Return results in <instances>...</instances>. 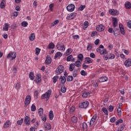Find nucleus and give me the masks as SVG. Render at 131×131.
Returning a JSON list of instances; mask_svg holds the SVG:
<instances>
[{"mask_svg": "<svg viewBox=\"0 0 131 131\" xmlns=\"http://www.w3.org/2000/svg\"><path fill=\"white\" fill-rule=\"evenodd\" d=\"M102 111L103 112V113L105 114V115H108V110L106 107H103L102 108Z\"/></svg>", "mask_w": 131, "mask_h": 131, "instance_id": "obj_36", "label": "nucleus"}, {"mask_svg": "<svg viewBox=\"0 0 131 131\" xmlns=\"http://www.w3.org/2000/svg\"><path fill=\"white\" fill-rule=\"evenodd\" d=\"M50 11H53V8H54V4H51L49 5Z\"/></svg>", "mask_w": 131, "mask_h": 131, "instance_id": "obj_59", "label": "nucleus"}, {"mask_svg": "<svg viewBox=\"0 0 131 131\" xmlns=\"http://www.w3.org/2000/svg\"><path fill=\"white\" fill-rule=\"evenodd\" d=\"M75 9L74 5L70 4L67 7V9L69 12H73V10Z\"/></svg>", "mask_w": 131, "mask_h": 131, "instance_id": "obj_7", "label": "nucleus"}, {"mask_svg": "<svg viewBox=\"0 0 131 131\" xmlns=\"http://www.w3.org/2000/svg\"><path fill=\"white\" fill-rule=\"evenodd\" d=\"M97 118V116L94 115L92 118L90 122V126H93L94 125V123H95V121H96V119Z\"/></svg>", "mask_w": 131, "mask_h": 131, "instance_id": "obj_12", "label": "nucleus"}, {"mask_svg": "<svg viewBox=\"0 0 131 131\" xmlns=\"http://www.w3.org/2000/svg\"><path fill=\"white\" fill-rule=\"evenodd\" d=\"M59 79H61V85H64L65 82H66V78L61 76Z\"/></svg>", "mask_w": 131, "mask_h": 131, "instance_id": "obj_19", "label": "nucleus"}, {"mask_svg": "<svg viewBox=\"0 0 131 131\" xmlns=\"http://www.w3.org/2000/svg\"><path fill=\"white\" fill-rule=\"evenodd\" d=\"M40 76L39 75H37V77L35 79V81L36 83H39L40 82Z\"/></svg>", "mask_w": 131, "mask_h": 131, "instance_id": "obj_28", "label": "nucleus"}, {"mask_svg": "<svg viewBox=\"0 0 131 131\" xmlns=\"http://www.w3.org/2000/svg\"><path fill=\"white\" fill-rule=\"evenodd\" d=\"M125 7L126 9H131V4L129 2H126L125 3Z\"/></svg>", "mask_w": 131, "mask_h": 131, "instance_id": "obj_23", "label": "nucleus"}, {"mask_svg": "<svg viewBox=\"0 0 131 131\" xmlns=\"http://www.w3.org/2000/svg\"><path fill=\"white\" fill-rule=\"evenodd\" d=\"M29 78L31 80H33L34 79V73L33 72H30L29 74Z\"/></svg>", "mask_w": 131, "mask_h": 131, "instance_id": "obj_35", "label": "nucleus"}, {"mask_svg": "<svg viewBox=\"0 0 131 131\" xmlns=\"http://www.w3.org/2000/svg\"><path fill=\"white\" fill-rule=\"evenodd\" d=\"M20 83H17L16 85H15V89L16 90H20Z\"/></svg>", "mask_w": 131, "mask_h": 131, "instance_id": "obj_56", "label": "nucleus"}, {"mask_svg": "<svg viewBox=\"0 0 131 131\" xmlns=\"http://www.w3.org/2000/svg\"><path fill=\"white\" fill-rule=\"evenodd\" d=\"M62 53L60 52H57L54 56V59L56 60L57 57H62Z\"/></svg>", "mask_w": 131, "mask_h": 131, "instance_id": "obj_31", "label": "nucleus"}, {"mask_svg": "<svg viewBox=\"0 0 131 131\" xmlns=\"http://www.w3.org/2000/svg\"><path fill=\"white\" fill-rule=\"evenodd\" d=\"M12 16H13V17H17V16H18V12L17 11H15L12 13Z\"/></svg>", "mask_w": 131, "mask_h": 131, "instance_id": "obj_61", "label": "nucleus"}, {"mask_svg": "<svg viewBox=\"0 0 131 131\" xmlns=\"http://www.w3.org/2000/svg\"><path fill=\"white\" fill-rule=\"evenodd\" d=\"M92 49H93V45L92 44L88 45L87 47L88 51H91Z\"/></svg>", "mask_w": 131, "mask_h": 131, "instance_id": "obj_47", "label": "nucleus"}, {"mask_svg": "<svg viewBox=\"0 0 131 131\" xmlns=\"http://www.w3.org/2000/svg\"><path fill=\"white\" fill-rule=\"evenodd\" d=\"M124 65L126 67H130L131 66V59H128L124 62Z\"/></svg>", "mask_w": 131, "mask_h": 131, "instance_id": "obj_15", "label": "nucleus"}, {"mask_svg": "<svg viewBox=\"0 0 131 131\" xmlns=\"http://www.w3.org/2000/svg\"><path fill=\"white\" fill-rule=\"evenodd\" d=\"M108 80V78L107 77H102L99 78V82H104V81H107Z\"/></svg>", "mask_w": 131, "mask_h": 131, "instance_id": "obj_22", "label": "nucleus"}, {"mask_svg": "<svg viewBox=\"0 0 131 131\" xmlns=\"http://www.w3.org/2000/svg\"><path fill=\"white\" fill-rule=\"evenodd\" d=\"M31 102V96L30 95H27L25 98V107H27L29 103Z\"/></svg>", "mask_w": 131, "mask_h": 131, "instance_id": "obj_3", "label": "nucleus"}, {"mask_svg": "<svg viewBox=\"0 0 131 131\" xmlns=\"http://www.w3.org/2000/svg\"><path fill=\"white\" fill-rule=\"evenodd\" d=\"M81 75H82V76H85L88 75V73H86L84 70H82L81 71Z\"/></svg>", "mask_w": 131, "mask_h": 131, "instance_id": "obj_46", "label": "nucleus"}, {"mask_svg": "<svg viewBox=\"0 0 131 131\" xmlns=\"http://www.w3.org/2000/svg\"><path fill=\"white\" fill-rule=\"evenodd\" d=\"M9 27H10V25L8 23H6L5 26L3 27V31H8V30H9Z\"/></svg>", "mask_w": 131, "mask_h": 131, "instance_id": "obj_25", "label": "nucleus"}, {"mask_svg": "<svg viewBox=\"0 0 131 131\" xmlns=\"http://www.w3.org/2000/svg\"><path fill=\"white\" fill-rule=\"evenodd\" d=\"M109 13L111 14V15H112L113 16H116L117 15L119 14V12L116 9H110L109 10Z\"/></svg>", "mask_w": 131, "mask_h": 131, "instance_id": "obj_5", "label": "nucleus"}, {"mask_svg": "<svg viewBox=\"0 0 131 131\" xmlns=\"http://www.w3.org/2000/svg\"><path fill=\"white\" fill-rule=\"evenodd\" d=\"M29 39L31 41H33L34 39H35V35L34 33L31 34L30 36H29Z\"/></svg>", "mask_w": 131, "mask_h": 131, "instance_id": "obj_27", "label": "nucleus"}, {"mask_svg": "<svg viewBox=\"0 0 131 131\" xmlns=\"http://www.w3.org/2000/svg\"><path fill=\"white\" fill-rule=\"evenodd\" d=\"M77 75H78V72L77 71V70H74L73 73V76L74 77H76Z\"/></svg>", "mask_w": 131, "mask_h": 131, "instance_id": "obj_42", "label": "nucleus"}, {"mask_svg": "<svg viewBox=\"0 0 131 131\" xmlns=\"http://www.w3.org/2000/svg\"><path fill=\"white\" fill-rule=\"evenodd\" d=\"M44 127L45 128V130H50V129L52 128V126H51V124L47 123L45 124Z\"/></svg>", "mask_w": 131, "mask_h": 131, "instance_id": "obj_18", "label": "nucleus"}, {"mask_svg": "<svg viewBox=\"0 0 131 131\" xmlns=\"http://www.w3.org/2000/svg\"><path fill=\"white\" fill-rule=\"evenodd\" d=\"M11 125V122L9 120H8L4 124L3 127L4 128H8L9 126H10Z\"/></svg>", "mask_w": 131, "mask_h": 131, "instance_id": "obj_17", "label": "nucleus"}, {"mask_svg": "<svg viewBox=\"0 0 131 131\" xmlns=\"http://www.w3.org/2000/svg\"><path fill=\"white\" fill-rule=\"evenodd\" d=\"M58 78H59V76H55L53 77V79L54 83H56L57 81H58Z\"/></svg>", "mask_w": 131, "mask_h": 131, "instance_id": "obj_40", "label": "nucleus"}, {"mask_svg": "<svg viewBox=\"0 0 131 131\" xmlns=\"http://www.w3.org/2000/svg\"><path fill=\"white\" fill-rule=\"evenodd\" d=\"M96 29L97 31H99V32H102V31H104V30H105V26H104V25L102 24L99 25L96 28Z\"/></svg>", "mask_w": 131, "mask_h": 131, "instance_id": "obj_8", "label": "nucleus"}, {"mask_svg": "<svg viewBox=\"0 0 131 131\" xmlns=\"http://www.w3.org/2000/svg\"><path fill=\"white\" fill-rule=\"evenodd\" d=\"M39 53H40V49L38 48H36L35 49V54L36 55H39Z\"/></svg>", "mask_w": 131, "mask_h": 131, "instance_id": "obj_44", "label": "nucleus"}, {"mask_svg": "<svg viewBox=\"0 0 131 131\" xmlns=\"http://www.w3.org/2000/svg\"><path fill=\"white\" fill-rule=\"evenodd\" d=\"M82 130L83 131H88V124L85 122L82 123Z\"/></svg>", "mask_w": 131, "mask_h": 131, "instance_id": "obj_21", "label": "nucleus"}, {"mask_svg": "<svg viewBox=\"0 0 131 131\" xmlns=\"http://www.w3.org/2000/svg\"><path fill=\"white\" fill-rule=\"evenodd\" d=\"M54 48H55V44H54V43L51 42L49 44L48 49H54Z\"/></svg>", "mask_w": 131, "mask_h": 131, "instance_id": "obj_37", "label": "nucleus"}, {"mask_svg": "<svg viewBox=\"0 0 131 131\" xmlns=\"http://www.w3.org/2000/svg\"><path fill=\"white\" fill-rule=\"evenodd\" d=\"M41 119L44 122H46L47 121V116H42Z\"/></svg>", "mask_w": 131, "mask_h": 131, "instance_id": "obj_58", "label": "nucleus"}, {"mask_svg": "<svg viewBox=\"0 0 131 131\" xmlns=\"http://www.w3.org/2000/svg\"><path fill=\"white\" fill-rule=\"evenodd\" d=\"M51 93H52V90H49L47 92H46L45 94H43L41 96V99L42 100L45 99H47V101L50 99V96H51Z\"/></svg>", "mask_w": 131, "mask_h": 131, "instance_id": "obj_1", "label": "nucleus"}, {"mask_svg": "<svg viewBox=\"0 0 131 131\" xmlns=\"http://www.w3.org/2000/svg\"><path fill=\"white\" fill-rule=\"evenodd\" d=\"M78 59H79V60H80V61H82V60L83 59V55L81 54H79L78 55Z\"/></svg>", "mask_w": 131, "mask_h": 131, "instance_id": "obj_48", "label": "nucleus"}, {"mask_svg": "<svg viewBox=\"0 0 131 131\" xmlns=\"http://www.w3.org/2000/svg\"><path fill=\"white\" fill-rule=\"evenodd\" d=\"M108 57L110 60H113L115 58V55L112 53H110L108 54Z\"/></svg>", "mask_w": 131, "mask_h": 131, "instance_id": "obj_24", "label": "nucleus"}, {"mask_svg": "<svg viewBox=\"0 0 131 131\" xmlns=\"http://www.w3.org/2000/svg\"><path fill=\"white\" fill-rule=\"evenodd\" d=\"M74 64L76 67H80V66H81V62L79 60L76 61Z\"/></svg>", "mask_w": 131, "mask_h": 131, "instance_id": "obj_33", "label": "nucleus"}, {"mask_svg": "<svg viewBox=\"0 0 131 131\" xmlns=\"http://www.w3.org/2000/svg\"><path fill=\"white\" fill-rule=\"evenodd\" d=\"M90 105L88 101H85L79 105V108H86Z\"/></svg>", "mask_w": 131, "mask_h": 131, "instance_id": "obj_10", "label": "nucleus"}, {"mask_svg": "<svg viewBox=\"0 0 131 131\" xmlns=\"http://www.w3.org/2000/svg\"><path fill=\"white\" fill-rule=\"evenodd\" d=\"M97 52H98L99 53H100L101 55H106V54L108 53V51H107V50H106V49H104L102 50H101V49L97 48Z\"/></svg>", "mask_w": 131, "mask_h": 131, "instance_id": "obj_9", "label": "nucleus"}, {"mask_svg": "<svg viewBox=\"0 0 131 131\" xmlns=\"http://www.w3.org/2000/svg\"><path fill=\"white\" fill-rule=\"evenodd\" d=\"M5 7H6V2L5 0H2L0 4V8L1 9H4Z\"/></svg>", "mask_w": 131, "mask_h": 131, "instance_id": "obj_26", "label": "nucleus"}, {"mask_svg": "<svg viewBox=\"0 0 131 131\" xmlns=\"http://www.w3.org/2000/svg\"><path fill=\"white\" fill-rule=\"evenodd\" d=\"M117 112H118V115H121V114H122L121 108H118Z\"/></svg>", "mask_w": 131, "mask_h": 131, "instance_id": "obj_60", "label": "nucleus"}, {"mask_svg": "<svg viewBox=\"0 0 131 131\" xmlns=\"http://www.w3.org/2000/svg\"><path fill=\"white\" fill-rule=\"evenodd\" d=\"M67 62H74L75 61V58H73V56L70 55L67 57Z\"/></svg>", "mask_w": 131, "mask_h": 131, "instance_id": "obj_13", "label": "nucleus"}, {"mask_svg": "<svg viewBox=\"0 0 131 131\" xmlns=\"http://www.w3.org/2000/svg\"><path fill=\"white\" fill-rule=\"evenodd\" d=\"M56 48L58 51H65V49H66V47L64 45H61L59 43H57Z\"/></svg>", "mask_w": 131, "mask_h": 131, "instance_id": "obj_6", "label": "nucleus"}, {"mask_svg": "<svg viewBox=\"0 0 131 131\" xmlns=\"http://www.w3.org/2000/svg\"><path fill=\"white\" fill-rule=\"evenodd\" d=\"M28 26V23H27V21H23L21 23V26H23V27H27Z\"/></svg>", "mask_w": 131, "mask_h": 131, "instance_id": "obj_41", "label": "nucleus"}, {"mask_svg": "<svg viewBox=\"0 0 131 131\" xmlns=\"http://www.w3.org/2000/svg\"><path fill=\"white\" fill-rule=\"evenodd\" d=\"M74 68H75V66L74 65V63H71L70 65V67H69V70L71 72L73 71V70H74Z\"/></svg>", "mask_w": 131, "mask_h": 131, "instance_id": "obj_29", "label": "nucleus"}, {"mask_svg": "<svg viewBox=\"0 0 131 131\" xmlns=\"http://www.w3.org/2000/svg\"><path fill=\"white\" fill-rule=\"evenodd\" d=\"M25 123L26 125H30V118L28 116H27L25 118Z\"/></svg>", "mask_w": 131, "mask_h": 131, "instance_id": "obj_14", "label": "nucleus"}, {"mask_svg": "<svg viewBox=\"0 0 131 131\" xmlns=\"http://www.w3.org/2000/svg\"><path fill=\"white\" fill-rule=\"evenodd\" d=\"M38 114L39 115H42L43 114V109L42 108L40 107L38 110Z\"/></svg>", "mask_w": 131, "mask_h": 131, "instance_id": "obj_39", "label": "nucleus"}, {"mask_svg": "<svg viewBox=\"0 0 131 131\" xmlns=\"http://www.w3.org/2000/svg\"><path fill=\"white\" fill-rule=\"evenodd\" d=\"M72 122L74 123H76L77 122V117L74 116L71 118Z\"/></svg>", "mask_w": 131, "mask_h": 131, "instance_id": "obj_30", "label": "nucleus"}, {"mask_svg": "<svg viewBox=\"0 0 131 131\" xmlns=\"http://www.w3.org/2000/svg\"><path fill=\"white\" fill-rule=\"evenodd\" d=\"M85 8V6L84 5H81L78 8V11H82Z\"/></svg>", "mask_w": 131, "mask_h": 131, "instance_id": "obj_53", "label": "nucleus"}, {"mask_svg": "<svg viewBox=\"0 0 131 131\" xmlns=\"http://www.w3.org/2000/svg\"><path fill=\"white\" fill-rule=\"evenodd\" d=\"M73 38H74V39H78V38H79V36L78 35H73Z\"/></svg>", "mask_w": 131, "mask_h": 131, "instance_id": "obj_64", "label": "nucleus"}, {"mask_svg": "<svg viewBox=\"0 0 131 131\" xmlns=\"http://www.w3.org/2000/svg\"><path fill=\"white\" fill-rule=\"evenodd\" d=\"M23 118H21L20 120H18L17 121V124H18V125H21V124H22L23 123Z\"/></svg>", "mask_w": 131, "mask_h": 131, "instance_id": "obj_50", "label": "nucleus"}, {"mask_svg": "<svg viewBox=\"0 0 131 131\" xmlns=\"http://www.w3.org/2000/svg\"><path fill=\"white\" fill-rule=\"evenodd\" d=\"M74 111H75V107L74 106H72L70 108V113H73V112H74Z\"/></svg>", "mask_w": 131, "mask_h": 131, "instance_id": "obj_49", "label": "nucleus"}, {"mask_svg": "<svg viewBox=\"0 0 131 131\" xmlns=\"http://www.w3.org/2000/svg\"><path fill=\"white\" fill-rule=\"evenodd\" d=\"M70 15H71V17H72V18H73V19H74L75 18V17H76V13L73 12Z\"/></svg>", "mask_w": 131, "mask_h": 131, "instance_id": "obj_57", "label": "nucleus"}, {"mask_svg": "<svg viewBox=\"0 0 131 131\" xmlns=\"http://www.w3.org/2000/svg\"><path fill=\"white\" fill-rule=\"evenodd\" d=\"M45 63L47 65H49V64H51V63H52V58H51L50 55L47 56Z\"/></svg>", "mask_w": 131, "mask_h": 131, "instance_id": "obj_11", "label": "nucleus"}, {"mask_svg": "<svg viewBox=\"0 0 131 131\" xmlns=\"http://www.w3.org/2000/svg\"><path fill=\"white\" fill-rule=\"evenodd\" d=\"M58 23H59V20L56 19V20H55L53 22V23H52V24H51V26H52V27H54V26H55V25H57V24H58Z\"/></svg>", "mask_w": 131, "mask_h": 131, "instance_id": "obj_38", "label": "nucleus"}, {"mask_svg": "<svg viewBox=\"0 0 131 131\" xmlns=\"http://www.w3.org/2000/svg\"><path fill=\"white\" fill-rule=\"evenodd\" d=\"M64 71V67L63 66H59L56 70L55 73L56 75L61 74Z\"/></svg>", "mask_w": 131, "mask_h": 131, "instance_id": "obj_2", "label": "nucleus"}, {"mask_svg": "<svg viewBox=\"0 0 131 131\" xmlns=\"http://www.w3.org/2000/svg\"><path fill=\"white\" fill-rule=\"evenodd\" d=\"M127 25L128 28H130V29H131V20H129L128 22H127Z\"/></svg>", "mask_w": 131, "mask_h": 131, "instance_id": "obj_62", "label": "nucleus"}, {"mask_svg": "<svg viewBox=\"0 0 131 131\" xmlns=\"http://www.w3.org/2000/svg\"><path fill=\"white\" fill-rule=\"evenodd\" d=\"M97 32L96 31L93 32L91 34L92 37H94V36H96L97 35Z\"/></svg>", "mask_w": 131, "mask_h": 131, "instance_id": "obj_63", "label": "nucleus"}, {"mask_svg": "<svg viewBox=\"0 0 131 131\" xmlns=\"http://www.w3.org/2000/svg\"><path fill=\"white\" fill-rule=\"evenodd\" d=\"M73 80V77L72 76H69L67 79V81H72Z\"/></svg>", "mask_w": 131, "mask_h": 131, "instance_id": "obj_43", "label": "nucleus"}, {"mask_svg": "<svg viewBox=\"0 0 131 131\" xmlns=\"http://www.w3.org/2000/svg\"><path fill=\"white\" fill-rule=\"evenodd\" d=\"M11 57L12 60H14V59L16 58V57H17V54H16V52H10L7 55V59H10V57Z\"/></svg>", "mask_w": 131, "mask_h": 131, "instance_id": "obj_4", "label": "nucleus"}, {"mask_svg": "<svg viewBox=\"0 0 131 131\" xmlns=\"http://www.w3.org/2000/svg\"><path fill=\"white\" fill-rule=\"evenodd\" d=\"M89 26V21H86L84 23V26L83 28L85 29L88 28V27Z\"/></svg>", "mask_w": 131, "mask_h": 131, "instance_id": "obj_52", "label": "nucleus"}, {"mask_svg": "<svg viewBox=\"0 0 131 131\" xmlns=\"http://www.w3.org/2000/svg\"><path fill=\"white\" fill-rule=\"evenodd\" d=\"M60 91L61 93H66V87L65 86V85H61Z\"/></svg>", "mask_w": 131, "mask_h": 131, "instance_id": "obj_32", "label": "nucleus"}, {"mask_svg": "<svg viewBox=\"0 0 131 131\" xmlns=\"http://www.w3.org/2000/svg\"><path fill=\"white\" fill-rule=\"evenodd\" d=\"M108 110H109L110 112H112V111H113V110H114V107L112 105H110L108 106Z\"/></svg>", "mask_w": 131, "mask_h": 131, "instance_id": "obj_54", "label": "nucleus"}, {"mask_svg": "<svg viewBox=\"0 0 131 131\" xmlns=\"http://www.w3.org/2000/svg\"><path fill=\"white\" fill-rule=\"evenodd\" d=\"M85 61H86V63H88V64L93 63V59H91V58H90V57H86Z\"/></svg>", "mask_w": 131, "mask_h": 131, "instance_id": "obj_34", "label": "nucleus"}, {"mask_svg": "<svg viewBox=\"0 0 131 131\" xmlns=\"http://www.w3.org/2000/svg\"><path fill=\"white\" fill-rule=\"evenodd\" d=\"M113 24L114 27H116L118 25V23L117 22V18L116 17L113 18Z\"/></svg>", "mask_w": 131, "mask_h": 131, "instance_id": "obj_20", "label": "nucleus"}, {"mask_svg": "<svg viewBox=\"0 0 131 131\" xmlns=\"http://www.w3.org/2000/svg\"><path fill=\"white\" fill-rule=\"evenodd\" d=\"M71 53H72V49H71V48H69V49L67 50V53L68 54V55H70V54H71Z\"/></svg>", "mask_w": 131, "mask_h": 131, "instance_id": "obj_55", "label": "nucleus"}, {"mask_svg": "<svg viewBox=\"0 0 131 131\" xmlns=\"http://www.w3.org/2000/svg\"><path fill=\"white\" fill-rule=\"evenodd\" d=\"M120 30L121 31V33L124 35L125 34V32L124 31V28H123V25L121 24L119 25Z\"/></svg>", "mask_w": 131, "mask_h": 131, "instance_id": "obj_16", "label": "nucleus"}, {"mask_svg": "<svg viewBox=\"0 0 131 131\" xmlns=\"http://www.w3.org/2000/svg\"><path fill=\"white\" fill-rule=\"evenodd\" d=\"M31 110L32 112L35 111L36 110V107L34 104H32V106H31Z\"/></svg>", "mask_w": 131, "mask_h": 131, "instance_id": "obj_45", "label": "nucleus"}, {"mask_svg": "<svg viewBox=\"0 0 131 131\" xmlns=\"http://www.w3.org/2000/svg\"><path fill=\"white\" fill-rule=\"evenodd\" d=\"M124 127H125V124H122L120 126V127H119L120 130H123L124 129Z\"/></svg>", "mask_w": 131, "mask_h": 131, "instance_id": "obj_51", "label": "nucleus"}]
</instances>
